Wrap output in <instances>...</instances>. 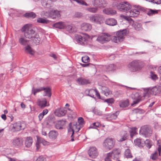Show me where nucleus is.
Returning a JSON list of instances; mask_svg holds the SVG:
<instances>
[{
    "label": "nucleus",
    "instance_id": "nucleus-13",
    "mask_svg": "<svg viewBox=\"0 0 161 161\" xmlns=\"http://www.w3.org/2000/svg\"><path fill=\"white\" fill-rule=\"evenodd\" d=\"M92 4L95 6L103 8L106 6V3L104 0H93Z\"/></svg>",
    "mask_w": 161,
    "mask_h": 161
},
{
    "label": "nucleus",
    "instance_id": "nucleus-5",
    "mask_svg": "<svg viewBox=\"0 0 161 161\" xmlns=\"http://www.w3.org/2000/svg\"><path fill=\"white\" fill-rule=\"evenodd\" d=\"M115 143V140L114 139L108 137L104 141L103 146L104 149L109 150L114 147Z\"/></svg>",
    "mask_w": 161,
    "mask_h": 161
},
{
    "label": "nucleus",
    "instance_id": "nucleus-43",
    "mask_svg": "<svg viewBox=\"0 0 161 161\" xmlns=\"http://www.w3.org/2000/svg\"><path fill=\"white\" fill-rule=\"evenodd\" d=\"M119 104L120 107L125 108L128 106L129 103L128 100L123 101L120 102Z\"/></svg>",
    "mask_w": 161,
    "mask_h": 161
},
{
    "label": "nucleus",
    "instance_id": "nucleus-41",
    "mask_svg": "<svg viewBox=\"0 0 161 161\" xmlns=\"http://www.w3.org/2000/svg\"><path fill=\"white\" fill-rule=\"evenodd\" d=\"M37 141L42 143L43 145H49V142L45 141L43 139L37 136Z\"/></svg>",
    "mask_w": 161,
    "mask_h": 161
},
{
    "label": "nucleus",
    "instance_id": "nucleus-16",
    "mask_svg": "<svg viewBox=\"0 0 161 161\" xmlns=\"http://www.w3.org/2000/svg\"><path fill=\"white\" fill-rule=\"evenodd\" d=\"M37 104L41 108H43L49 106V104L47 105L46 99L45 98L38 99L37 100Z\"/></svg>",
    "mask_w": 161,
    "mask_h": 161
},
{
    "label": "nucleus",
    "instance_id": "nucleus-11",
    "mask_svg": "<svg viewBox=\"0 0 161 161\" xmlns=\"http://www.w3.org/2000/svg\"><path fill=\"white\" fill-rule=\"evenodd\" d=\"M69 129H68L69 131L72 132V135L71 136L72 137L74 133V131L76 132H78L80 129V126L79 125H77V124L76 122H74L72 124L70 123L69 125Z\"/></svg>",
    "mask_w": 161,
    "mask_h": 161
},
{
    "label": "nucleus",
    "instance_id": "nucleus-20",
    "mask_svg": "<svg viewBox=\"0 0 161 161\" xmlns=\"http://www.w3.org/2000/svg\"><path fill=\"white\" fill-rule=\"evenodd\" d=\"M128 136V135L125 131L121 132L120 135L117 138L119 142H121L125 140Z\"/></svg>",
    "mask_w": 161,
    "mask_h": 161
},
{
    "label": "nucleus",
    "instance_id": "nucleus-28",
    "mask_svg": "<svg viewBox=\"0 0 161 161\" xmlns=\"http://www.w3.org/2000/svg\"><path fill=\"white\" fill-rule=\"evenodd\" d=\"M134 142L135 145L140 147H143L144 146V141H142V139H140L137 138L135 140Z\"/></svg>",
    "mask_w": 161,
    "mask_h": 161
},
{
    "label": "nucleus",
    "instance_id": "nucleus-64",
    "mask_svg": "<svg viewBox=\"0 0 161 161\" xmlns=\"http://www.w3.org/2000/svg\"><path fill=\"white\" fill-rule=\"evenodd\" d=\"M110 156H108V154L107 155V157L105 159V161H111L110 160Z\"/></svg>",
    "mask_w": 161,
    "mask_h": 161
},
{
    "label": "nucleus",
    "instance_id": "nucleus-39",
    "mask_svg": "<svg viewBox=\"0 0 161 161\" xmlns=\"http://www.w3.org/2000/svg\"><path fill=\"white\" fill-rule=\"evenodd\" d=\"M37 21L38 23H42L43 24H47L49 22V20L46 19H44L41 18H38L37 19Z\"/></svg>",
    "mask_w": 161,
    "mask_h": 161
},
{
    "label": "nucleus",
    "instance_id": "nucleus-47",
    "mask_svg": "<svg viewBox=\"0 0 161 161\" xmlns=\"http://www.w3.org/2000/svg\"><path fill=\"white\" fill-rule=\"evenodd\" d=\"M125 156L127 158H131L132 157V155L130 152V150L127 149H126L124 153Z\"/></svg>",
    "mask_w": 161,
    "mask_h": 161
},
{
    "label": "nucleus",
    "instance_id": "nucleus-3",
    "mask_svg": "<svg viewBox=\"0 0 161 161\" xmlns=\"http://www.w3.org/2000/svg\"><path fill=\"white\" fill-rule=\"evenodd\" d=\"M113 5L114 7H116L119 11L126 12L131 8V6L130 4L126 2L121 3L114 2Z\"/></svg>",
    "mask_w": 161,
    "mask_h": 161
},
{
    "label": "nucleus",
    "instance_id": "nucleus-23",
    "mask_svg": "<svg viewBox=\"0 0 161 161\" xmlns=\"http://www.w3.org/2000/svg\"><path fill=\"white\" fill-rule=\"evenodd\" d=\"M76 81L79 84L81 85H86L90 83L89 80L82 77L78 78Z\"/></svg>",
    "mask_w": 161,
    "mask_h": 161
},
{
    "label": "nucleus",
    "instance_id": "nucleus-31",
    "mask_svg": "<svg viewBox=\"0 0 161 161\" xmlns=\"http://www.w3.org/2000/svg\"><path fill=\"white\" fill-rule=\"evenodd\" d=\"M103 12L108 15H114L116 14V12L115 10L107 8L103 10Z\"/></svg>",
    "mask_w": 161,
    "mask_h": 161
},
{
    "label": "nucleus",
    "instance_id": "nucleus-48",
    "mask_svg": "<svg viewBox=\"0 0 161 161\" xmlns=\"http://www.w3.org/2000/svg\"><path fill=\"white\" fill-rule=\"evenodd\" d=\"M86 10L89 12L94 13H96L98 10V8L96 6L95 7L88 8Z\"/></svg>",
    "mask_w": 161,
    "mask_h": 161
},
{
    "label": "nucleus",
    "instance_id": "nucleus-6",
    "mask_svg": "<svg viewBox=\"0 0 161 161\" xmlns=\"http://www.w3.org/2000/svg\"><path fill=\"white\" fill-rule=\"evenodd\" d=\"M135 8L137 9H135L131 10L130 11L127 12V14L130 17H135L138 16L140 12L139 10L144 11V9L143 8L138 5H135L134 6Z\"/></svg>",
    "mask_w": 161,
    "mask_h": 161
},
{
    "label": "nucleus",
    "instance_id": "nucleus-12",
    "mask_svg": "<svg viewBox=\"0 0 161 161\" xmlns=\"http://www.w3.org/2000/svg\"><path fill=\"white\" fill-rule=\"evenodd\" d=\"M140 132L142 134L144 135L146 137H148L152 134V131L151 129L147 126H144L140 129Z\"/></svg>",
    "mask_w": 161,
    "mask_h": 161
},
{
    "label": "nucleus",
    "instance_id": "nucleus-1",
    "mask_svg": "<svg viewBox=\"0 0 161 161\" xmlns=\"http://www.w3.org/2000/svg\"><path fill=\"white\" fill-rule=\"evenodd\" d=\"M128 33L127 29L120 30L117 32L116 35L112 38L110 34L107 33H103L100 35L97 39V41L103 44L109 42L111 39L116 43H119L123 41L125 36Z\"/></svg>",
    "mask_w": 161,
    "mask_h": 161
},
{
    "label": "nucleus",
    "instance_id": "nucleus-55",
    "mask_svg": "<svg viewBox=\"0 0 161 161\" xmlns=\"http://www.w3.org/2000/svg\"><path fill=\"white\" fill-rule=\"evenodd\" d=\"M36 161H46V158L42 156L39 157Z\"/></svg>",
    "mask_w": 161,
    "mask_h": 161
},
{
    "label": "nucleus",
    "instance_id": "nucleus-26",
    "mask_svg": "<svg viewBox=\"0 0 161 161\" xmlns=\"http://www.w3.org/2000/svg\"><path fill=\"white\" fill-rule=\"evenodd\" d=\"M66 25V22H60L53 24V26L55 28L64 29L65 27V26Z\"/></svg>",
    "mask_w": 161,
    "mask_h": 161
},
{
    "label": "nucleus",
    "instance_id": "nucleus-57",
    "mask_svg": "<svg viewBox=\"0 0 161 161\" xmlns=\"http://www.w3.org/2000/svg\"><path fill=\"white\" fill-rule=\"evenodd\" d=\"M74 16L75 17L80 18L82 16V14L80 13L76 12Z\"/></svg>",
    "mask_w": 161,
    "mask_h": 161
},
{
    "label": "nucleus",
    "instance_id": "nucleus-10",
    "mask_svg": "<svg viewBox=\"0 0 161 161\" xmlns=\"http://www.w3.org/2000/svg\"><path fill=\"white\" fill-rule=\"evenodd\" d=\"M131 97L133 100V103L131 104L132 106L138 104L143 99V98H145L143 97V96L141 97L138 93L132 94Z\"/></svg>",
    "mask_w": 161,
    "mask_h": 161
},
{
    "label": "nucleus",
    "instance_id": "nucleus-54",
    "mask_svg": "<svg viewBox=\"0 0 161 161\" xmlns=\"http://www.w3.org/2000/svg\"><path fill=\"white\" fill-rule=\"evenodd\" d=\"M114 99L112 98H108L104 100L105 102H106L108 104H112L114 102Z\"/></svg>",
    "mask_w": 161,
    "mask_h": 161
},
{
    "label": "nucleus",
    "instance_id": "nucleus-58",
    "mask_svg": "<svg viewBox=\"0 0 161 161\" xmlns=\"http://www.w3.org/2000/svg\"><path fill=\"white\" fill-rule=\"evenodd\" d=\"M150 2H153L154 3H155L157 4H159L161 3V0H159L158 1L156 2V1H154L153 0H151Z\"/></svg>",
    "mask_w": 161,
    "mask_h": 161
},
{
    "label": "nucleus",
    "instance_id": "nucleus-56",
    "mask_svg": "<svg viewBox=\"0 0 161 161\" xmlns=\"http://www.w3.org/2000/svg\"><path fill=\"white\" fill-rule=\"evenodd\" d=\"M134 27L135 29L137 31H139L142 28L140 25L139 24H137L136 25H135Z\"/></svg>",
    "mask_w": 161,
    "mask_h": 161
},
{
    "label": "nucleus",
    "instance_id": "nucleus-29",
    "mask_svg": "<svg viewBox=\"0 0 161 161\" xmlns=\"http://www.w3.org/2000/svg\"><path fill=\"white\" fill-rule=\"evenodd\" d=\"M33 142V140L32 138L30 137H27L25 141V145L27 147H30Z\"/></svg>",
    "mask_w": 161,
    "mask_h": 161
},
{
    "label": "nucleus",
    "instance_id": "nucleus-35",
    "mask_svg": "<svg viewBox=\"0 0 161 161\" xmlns=\"http://www.w3.org/2000/svg\"><path fill=\"white\" fill-rule=\"evenodd\" d=\"M119 111H117L114 113L108 115V118L110 120L115 119H117L118 116L119 114Z\"/></svg>",
    "mask_w": 161,
    "mask_h": 161
},
{
    "label": "nucleus",
    "instance_id": "nucleus-60",
    "mask_svg": "<svg viewBox=\"0 0 161 161\" xmlns=\"http://www.w3.org/2000/svg\"><path fill=\"white\" fill-rule=\"evenodd\" d=\"M151 77L152 79L154 80H156V79H157V75H154L153 74H151Z\"/></svg>",
    "mask_w": 161,
    "mask_h": 161
},
{
    "label": "nucleus",
    "instance_id": "nucleus-37",
    "mask_svg": "<svg viewBox=\"0 0 161 161\" xmlns=\"http://www.w3.org/2000/svg\"><path fill=\"white\" fill-rule=\"evenodd\" d=\"M25 51L26 53L32 55H33L35 53L34 51L28 45L25 47Z\"/></svg>",
    "mask_w": 161,
    "mask_h": 161
},
{
    "label": "nucleus",
    "instance_id": "nucleus-49",
    "mask_svg": "<svg viewBox=\"0 0 161 161\" xmlns=\"http://www.w3.org/2000/svg\"><path fill=\"white\" fill-rule=\"evenodd\" d=\"M101 125V124L98 122H95L92 124V125H91L89 127V128H94L96 129V127H99Z\"/></svg>",
    "mask_w": 161,
    "mask_h": 161
},
{
    "label": "nucleus",
    "instance_id": "nucleus-30",
    "mask_svg": "<svg viewBox=\"0 0 161 161\" xmlns=\"http://www.w3.org/2000/svg\"><path fill=\"white\" fill-rule=\"evenodd\" d=\"M58 135V132L54 130H51L49 133V137L51 139H55L57 137Z\"/></svg>",
    "mask_w": 161,
    "mask_h": 161
},
{
    "label": "nucleus",
    "instance_id": "nucleus-19",
    "mask_svg": "<svg viewBox=\"0 0 161 161\" xmlns=\"http://www.w3.org/2000/svg\"><path fill=\"white\" fill-rule=\"evenodd\" d=\"M80 26L81 30L84 31H89L92 28L91 25L86 23H82L81 25Z\"/></svg>",
    "mask_w": 161,
    "mask_h": 161
},
{
    "label": "nucleus",
    "instance_id": "nucleus-21",
    "mask_svg": "<svg viewBox=\"0 0 161 161\" xmlns=\"http://www.w3.org/2000/svg\"><path fill=\"white\" fill-rule=\"evenodd\" d=\"M13 128L14 130L16 131H19L24 129V128L23 127L22 124L19 122L14 124L13 125Z\"/></svg>",
    "mask_w": 161,
    "mask_h": 161
},
{
    "label": "nucleus",
    "instance_id": "nucleus-25",
    "mask_svg": "<svg viewBox=\"0 0 161 161\" xmlns=\"http://www.w3.org/2000/svg\"><path fill=\"white\" fill-rule=\"evenodd\" d=\"M51 17L53 19L60 17V15L59 11L57 10H52L50 11Z\"/></svg>",
    "mask_w": 161,
    "mask_h": 161
},
{
    "label": "nucleus",
    "instance_id": "nucleus-2",
    "mask_svg": "<svg viewBox=\"0 0 161 161\" xmlns=\"http://www.w3.org/2000/svg\"><path fill=\"white\" fill-rule=\"evenodd\" d=\"M21 31L24 33L25 37L28 38H32L36 34L29 24H26L24 25L22 28Z\"/></svg>",
    "mask_w": 161,
    "mask_h": 161
},
{
    "label": "nucleus",
    "instance_id": "nucleus-51",
    "mask_svg": "<svg viewBox=\"0 0 161 161\" xmlns=\"http://www.w3.org/2000/svg\"><path fill=\"white\" fill-rule=\"evenodd\" d=\"M115 69V66L114 64H112L109 65L107 67V70L108 71H110L113 70Z\"/></svg>",
    "mask_w": 161,
    "mask_h": 161
},
{
    "label": "nucleus",
    "instance_id": "nucleus-40",
    "mask_svg": "<svg viewBox=\"0 0 161 161\" xmlns=\"http://www.w3.org/2000/svg\"><path fill=\"white\" fill-rule=\"evenodd\" d=\"M44 89L43 87H40L38 88H33L32 90V93L34 95H36L37 93L39 92Z\"/></svg>",
    "mask_w": 161,
    "mask_h": 161
},
{
    "label": "nucleus",
    "instance_id": "nucleus-61",
    "mask_svg": "<svg viewBox=\"0 0 161 161\" xmlns=\"http://www.w3.org/2000/svg\"><path fill=\"white\" fill-rule=\"evenodd\" d=\"M79 124H82L83 123V119L82 117H80L78 119Z\"/></svg>",
    "mask_w": 161,
    "mask_h": 161
},
{
    "label": "nucleus",
    "instance_id": "nucleus-24",
    "mask_svg": "<svg viewBox=\"0 0 161 161\" xmlns=\"http://www.w3.org/2000/svg\"><path fill=\"white\" fill-rule=\"evenodd\" d=\"M66 122V121L65 120L58 121L55 125L56 128L58 129H62L63 126L65 125Z\"/></svg>",
    "mask_w": 161,
    "mask_h": 161
},
{
    "label": "nucleus",
    "instance_id": "nucleus-53",
    "mask_svg": "<svg viewBox=\"0 0 161 161\" xmlns=\"http://www.w3.org/2000/svg\"><path fill=\"white\" fill-rule=\"evenodd\" d=\"M82 60L83 63H86L89 61V58L88 56H86L82 57Z\"/></svg>",
    "mask_w": 161,
    "mask_h": 161
},
{
    "label": "nucleus",
    "instance_id": "nucleus-63",
    "mask_svg": "<svg viewBox=\"0 0 161 161\" xmlns=\"http://www.w3.org/2000/svg\"><path fill=\"white\" fill-rule=\"evenodd\" d=\"M43 115L41 113L39 114L38 117L39 120H41L43 117Z\"/></svg>",
    "mask_w": 161,
    "mask_h": 161
},
{
    "label": "nucleus",
    "instance_id": "nucleus-38",
    "mask_svg": "<svg viewBox=\"0 0 161 161\" xmlns=\"http://www.w3.org/2000/svg\"><path fill=\"white\" fill-rule=\"evenodd\" d=\"M66 25L65 26L64 29H65L67 31L70 32H72L74 31L72 25H69L67 22H66Z\"/></svg>",
    "mask_w": 161,
    "mask_h": 161
},
{
    "label": "nucleus",
    "instance_id": "nucleus-42",
    "mask_svg": "<svg viewBox=\"0 0 161 161\" xmlns=\"http://www.w3.org/2000/svg\"><path fill=\"white\" fill-rule=\"evenodd\" d=\"M50 3V0H42L41 1L42 6L45 7H49Z\"/></svg>",
    "mask_w": 161,
    "mask_h": 161
},
{
    "label": "nucleus",
    "instance_id": "nucleus-36",
    "mask_svg": "<svg viewBox=\"0 0 161 161\" xmlns=\"http://www.w3.org/2000/svg\"><path fill=\"white\" fill-rule=\"evenodd\" d=\"M33 42L36 45L38 44L40 41V39L39 35L36 34L31 38Z\"/></svg>",
    "mask_w": 161,
    "mask_h": 161
},
{
    "label": "nucleus",
    "instance_id": "nucleus-50",
    "mask_svg": "<svg viewBox=\"0 0 161 161\" xmlns=\"http://www.w3.org/2000/svg\"><path fill=\"white\" fill-rule=\"evenodd\" d=\"M145 144L146 147L148 148H150L151 147L152 143L151 141L148 140H146L145 141H144V144Z\"/></svg>",
    "mask_w": 161,
    "mask_h": 161
},
{
    "label": "nucleus",
    "instance_id": "nucleus-45",
    "mask_svg": "<svg viewBox=\"0 0 161 161\" xmlns=\"http://www.w3.org/2000/svg\"><path fill=\"white\" fill-rule=\"evenodd\" d=\"M25 17L28 18H35L36 17V14L33 12L26 13L25 14Z\"/></svg>",
    "mask_w": 161,
    "mask_h": 161
},
{
    "label": "nucleus",
    "instance_id": "nucleus-15",
    "mask_svg": "<svg viewBox=\"0 0 161 161\" xmlns=\"http://www.w3.org/2000/svg\"><path fill=\"white\" fill-rule=\"evenodd\" d=\"M88 153L89 157L92 158H95L98 155L97 149L95 147H90Z\"/></svg>",
    "mask_w": 161,
    "mask_h": 161
},
{
    "label": "nucleus",
    "instance_id": "nucleus-14",
    "mask_svg": "<svg viewBox=\"0 0 161 161\" xmlns=\"http://www.w3.org/2000/svg\"><path fill=\"white\" fill-rule=\"evenodd\" d=\"M120 153V151L119 149H114L111 152L108 153V156H110L113 159H117Z\"/></svg>",
    "mask_w": 161,
    "mask_h": 161
},
{
    "label": "nucleus",
    "instance_id": "nucleus-7",
    "mask_svg": "<svg viewBox=\"0 0 161 161\" xmlns=\"http://www.w3.org/2000/svg\"><path fill=\"white\" fill-rule=\"evenodd\" d=\"M90 36L86 34H85L83 36L80 35H77L76 36V41L81 45H85L87 44L88 40Z\"/></svg>",
    "mask_w": 161,
    "mask_h": 161
},
{
    "label": "nucleus",
    "instance_id": "nucleus-33",
    "mask_svg": "<svg viewBox=\"0 0 161 161\" xmlns=\"http://www.w3.org/2000/svg\"><path fill=\"white\" fill-rule=\"evenodd\" d=\"M102 90L104 94L106 96H108L112 93V92L108 88L105 86L102 87Z\"/></svg>",
    "mask_w": 161,
    "mask_h": 161
},
{
    "label": "nucleus",
    "instance_id": "nucleus-52",
    "mask_svg": "<svg viewBox=\"0 0 161 161\" xmlns=\"http://www.w3.org/2000/svg\"><path fill=\"white\" fill-rule=\"evenodd\" d=\"M158 157V154L157 151L154 153L151 154L150 156V158L153 160H155L157 159Z\"/></svg>",
    "mask_w": 161,
    "mask_h": 161
},
{
    "label": "nucleus",
    "instance_id": "nucleus-59",
    "mask_svg": "<svg viewBox=\"0 0 161 161\" xmlns=\"http://www.w3.org/2000/svg\"><path fill=\"white\" fill-rule=\"evenodd\" d=\"M40 143H41L40 142H39L37 141V142L36 144V149L37 150H39L40 147Z\"/></svg>",
    "mask_w": 161,
    "mask_h": 161
},
{
    "label": "nucleus",
    "instance_id": "nucleus-18",
    "mask_svg": "<svg viewBox=\"0 0 161 161\" xmlns=\"http://www.w3.org/2000/svg\"><path fill=\"white\" fill-rule=\"evenodd\" d=\"M67 113V111L63 108H60L56 109L54 113L58 117H62L64 116Z\"/></svg>",
    "mask_w": 161,
    "mask_h": 161
},
{
    "label": "nucleus",
    "instance_id": "nucleus-62",
    "mask_svg": "<svg viewBox=\"0 0 161 161\" xmlns=\"http://www.w3.org/2000/svg\"><path fill=\"white\" fill-rule=\"evenodd\" d=\"M48 111V110L47 109H46L44 110L41 113L43 115V116H44L47 113Z\"/></svg>",
    "mask_w": 161,
    "mask_h": 161
},
{
    "label": "nucleus",
    "instance_id": "nucleus-27",
    "mask_svg": "<svg viewBox=\"0 0 161 161\" xmlns=\"http://www.w3.org/2000/svg\"><path fill=\"white\" fill-rule=\"evenodd\" d=\"M105 23L108 25L114 26L117 24V21L113 18L107 19L105 21Z\"/></svg>",
    "mask_w": 161,
    "mask_h": 161
},
{
    "label": "nucleus",
    "instance_id": "nucleus-9",
    "mask_svg": "<svg viewBox=\"0 0 161 161\" xmlns=\"http://www.w3.org/2000/svg\"><path fill=\"white\" fill-rule=\"evenodd\" d=\"M89 19L92 22L98 23L103 20V17L102 15L95 14L89 17Z\"/></svg>",
    "mask_w": 161,
    "mask_h": 161
},
{
    "label": "nucleus",
    "instance_id": "nucleus-32",
    "mask_svg": "<svg viewBox=\"0 0 161 161\" xmlns=\"http://www.w3.org/2000/svg\"><path fill=\"white\" fill-rule=\"evenodd\" d=\"M44 89V96H48L50 97L51 96V89L49 87L45 88L43 87Z\"/></svg>",
    "mask_w": 161,
    "mask_h": 161
},
{
    "label": "nucleus",
    "instance_id": "nucleus-46",
    "mask_svg": "<svg viewBox=\"0 0 161 161\" xmlns=\"http://www.w3.org/2000/svg\"><path fill=\"white\" fill-rule=\"evenodd\" d=\"M137 128L136 127H132L130 128L129 131L130 133V135L131 137L137 134Z\"/></svg>",
    "mask_w": 161,
    "mask_h": 161
},
{
    "label": "nucleus",
    "instance_id": "nucleus-4",
    "mask_svg": "<svg viewBox=\"0 0 161 161\" xmlns=\"http://www.w3.org/2000/svg\"><path fill=\"white\" fill-rule=\"evenodd\" d=\"M144 66V63L140 60H134L129 64L128 67L132 71L141 69Z\"/></svg>",
    "mask_w": 161,
    "mask_h": 161
},
{
    "label": "nucleus",
    "instance_id": "nucleus-34",
    "mask_svg": "<svg viewBox=\"0 0 161 161\" xmlns=\"http://www.w3.org/2000/svg\"><path fill=\"white\" fill-rule=\"evenodd\" d=\"M85 92L88 96L94 98V94L95 93V89H91L90 90L87 89L85 91Z\"/></svg>",
    "mask_w": 161,
    "mask_h": 161
},
{
    "label": "nucleus",
    "instance_id": "nucleus-44",
    "mask_svg": "<svg viewBox=\"0 0 161 161\" xmlns=\"http://www.w3.org/2000/svg\"><path fill=\"white\" fill-rule=\"evenodd\" d=\"M158 11L157 10H153L152 9H149L147 11V14L149 16H152L153 15L157 14Z\"/></svg>",
    "mask_w": 161,
    "mask_h": 161
},
{
    "label": "nucleus",
    "instance_id": "nucleus-17",
    "mask_svg": "<svg viewBox=\"0 0 161 161\" xmlns=\"http://www.w3.org/2000/svg\"><path fill=\"white\" fill-rule=\"evenodd\" d=\"M23 138H15L13 140L12 143L14 146L20 147L23 145Z\"/></svg>",
    "mask_w": 161,
    "mask_h": 161
},
{
    "label": "nucleus",
    "instance_id": "nucleus-22",
    "mask_svg": "<svg viewBox=\"0 0 161 161\" xmlns=\"http://www.w3.org/2000/svg\"><path fill=\"white\" fill-rule=\"evenodd\" d=\"M25 36L21 35L19 39V42L22 45L25 46L28 45L29 40L25 38Z\"/></svg>",
    "mask_w": 161,
    "mask_h": 161
},
{
    "label": "nucleus",
    "instance_id": "nucleus-8",
    "mask_svg": "<svg viewBox=\"0 0 161 161\" xmlns=\"http://www.w3.org/2000/svg\"><path fill=\"white\" fill-rule=\"evenodd\" d=\"M158 92V90L156 87H154L152 88H147L144 90L143 97L145 98L150 97L152 95H155Z\"/></svg>",
    "mask_w": 161,
    "mask_h": 161
}]
</instances>
